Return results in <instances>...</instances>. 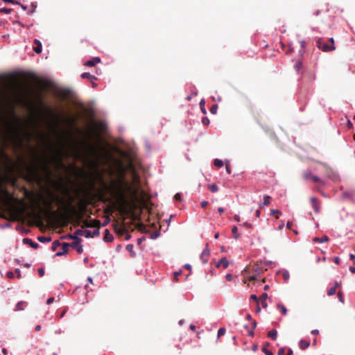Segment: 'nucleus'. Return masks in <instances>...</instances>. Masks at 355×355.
Returning a JSON list of instances; mask_svg holds the SVG:
<instances>
[{"label": "nucleus", "mask_w": 355, "mask_h": 355, "mask_svg": "<svg viewBox=\"0 0 355 355\" xmlns=\"http://www.w3.org/2000/svg\"><path fill=\"white\" fill-rule=\"evenodd\" d=\"M302 178L305 181L312 180L314 182H319L322 184H325V182L320 178L318 176L313 175L309 169L305 170L302 173Z\"/></svg>", "instance_id": "1"}, {"label": "nucleus", "mask_w": 355, "mask_h": 355, "mask_svg": "<svg viewBox=\"0 0 355 355\" xmlns=\"http://www.w3.org/2000/svg\"><path fill=\"white\" fill-rule=\"evenodd\" d=\"M317 46L324 52L331 51L335 49L334 44L329 45L326 44L322 39L317 41Z\"/></svg>", "instance_id": "2"}, {"label": "nucleus", "mask_w": 355, "mask_h": 355, "mask_svg": "<svg viewBox=\"0 0 355 355\" xmlns=\"http://www.w3.org/2000/svg\"><path fill=\"white\" fill-rule=\"evenodd\" d=\"M53 153L54 159L58 162H61L64 156L67 155L68 153L65 152L62 147L52 149Z\"/></svg>", "instance_id": "3"}, {"label": "nucleus", "mask_w": 355, "mask_h": 355, "mask_svg": "<svg viewBox=\"0 0 355 355\" xmlns=\"http://www.w3.org/2000/svg\"><path fill=\"white\" fill-rule=\"evenodd\" d=\"M72 239L74 241L71 244V246L75 248L78 253H82L83 252V248L80 244L81 239L76 236H72Z\"/></svg>", "instance_id": "4"}, {"label": "nucleus", "mask_w": 355, "mask_h": 355, "mask_svg": "<svg viewBox=\"0 0 355 355\" xmlns=\"http://www.w3.org/2000/svg\"><path fill=\"white\" fill-rule=\"evenodd\" d=\"M58 95L62 99L69 98L71 95V90L68 89H61L58 91Z\"/></svg>", "instance_id": "5"}, {"label": "nucleus", "mask_w": 355, "mask_h": 355, "mask_svg": "<svg viewBox=\"0 0 355 355\" xmlns=\"http://www.w3.org/2000/svg\"><path fill=\"white\" fill-rule=\"evenodd\" d=\"M76 234L85 236V238H90L92 236V231L88 230H77L76 231Z\"/></svg>", "instance_id": "6"}, {"label": "nucleus", "mask_w": 355, "mask_h": 355, "mask_svg": "<svg viewBox=\"0 0 355 355\" xmlns=\"http://www.w3.org/2000/svg\"><path fill=\"white\" fill-rule=\"evenodd\" d=\"M69 245H70L69 243H63L62 245V250L60 251V252H56L55 256V257H61V256L64 255L65 254H67V252H68V249H69Z\"/></svg>", "instance_id": "7"}, {"label": "nucleus", "mask_w": 355, "mask_h": 355, "mask_svg": "<svg viewBox=\"0 0 355 355\" xmlns=\"http://www.w3.org/2000/svg\"><path fill=\"white\" fill-rule=\"evenodd\" d=\"M99 62H101V59L98 57H94L91 60L86 61L84 64L86 67H93Z\"/></svg>", "instance_id": "8"}, {"label": "nucleus", "mask_w": 355, "mask_h": 355, "mask_svg": "<svg viewBox=\"0 0 355 355\" xmlns=\"http://www.w3.org/2000/svg\"><path fill=\"white\" fill-rule=\"evenodd\" d=\"M223 266L224 268H227L229 266V261L225 257L220 259L216 264L217 268Z\"/></svg>", "instance_id": "9"}, {"label": "nucleus", "mask_w": 355, "mask_h": 355, "mask_svg": "<svg viewBox=\"0 0 355 355\" xmlns=\"http://www.w3.org/2000/svg\"><path fill=\"white\" fill-rule=\"evenodd\" d=\"M327 175L329 179L332 180L333 181H338L339 180L338 174L336 172L333 171L331 169H330L329 171L327 172Z\"/></svg>", "instance_id": "10"}, {"label": "nucleus", "mask_w": 355, "mask_h": 355, "mask_svg": "<svg viewBox=\"0 0 355 355\" xmlns=\"http://www.w3.org/2000/svg\"><path fill=\"white\" fill-rule=\"evenodd\" d=\"M23 243H25V244H28L31 248H34V249H37L39 248V244L33 241L31 239L29 238H25L23 239Z\"/></svg>", "instance_id": "11"}, {"label": "nucleus", "mask_w": 355, "mask_h": 355, "mask_svg": "<svg viewBox=\"0 0 355 355\" xmlns=\"http://www.w3.org/2000/svg\"><path fill=\"white\" fill-rule=\"evenodd\" d=\"M35 46L33 47V50L36 53H40L42 52V43L40 40L35 39L34 40Z\"/></svg>", "instance_id": "12"}, {"label": "nucleus", "mask_w": 355, "mask_h": 355, "mask_svg": "<svg viewBox=\"0 0 355 355\" xmlns=\"http://www.w3.org/2000/svg\"><path fill=\"white\" fill-rule=\"evenodd\" d=\"M114 239L113 235L108 230H105V236L103 237V241L105 242H111Z\"/></svg>", "instance_id": "13"}, {"label": "nucleus", "mask_w": 355, "mask_h": 355, "mask_svg": "<svg viewBox=\"0 0 355 355\" xmlns=\"http://www.w3.org/2000/svg\"><path fill=\"white\" fill-rule=\"evenodd\" d=\"M209 255V250L207 248H205L200 254V258L202 263H206L207 262V259L205 258Z\"/></svg>", "instance_id": "14"}, {"label": "nucleus", "mask_w": 355, "mask_h": 355, "mask_svg": "<svg viewBox=\"0 0 355 355\" xmlns=\"http://www.w3.org/2000/svg\"><path fill=\"white\" fill-rule=\"evenodd\" d=\"M311 201L312 202V207H313V209H314L315 212V213H319V211H320V206L317 203V199L315 198H314V197H311Z\"/></svg>", "instance_id": "15"}, {"label": "nucleus", "mask_w": 355, "mask_h": 355, "mask_svg": "<svg viewBox=\"0 0 355 355\" xmlns=\"http://www.w3.org/2000/svg\"><path fill=\"white\" fill-rule=\"evenodd\" d=\"M310 345V343L307 340L301 339L299 342V347L301 349L304 350L307 349Z\"/></svg>", "instance_id": "16"}, {"label": "nucleus", "mask_w": 355, "mask_h": 355, "mask_svg": "<svg viewBox=\"0 0 355 355\" xmlns=\"http://www.w3.org/2000/svg\"><path fill=\"white\" fill-rule=\"evenodd\" d=\"M270 197L268 195L263 196V202L259 205V207L263 209L265 206H268L270 204Z\"/></svg>", "instance_id": "17"}, {"label": "nucleus", "mask_w": 355, "mask_h": 355, "mask_svg": "<svg viewBox=\"0 0 355 355\" xmlns=\"http://www.w3.org/2000/svg\"><path fill=\"white\" fill-rule=\"evenodd\" d=\"M80 76L82 78H88L91 81L96 80V78L94 76L87 72L83 73Z\"/></svg>", "instance_id": "18"}, {"label": "nucleus", "mask_w": 355, "mask_h": 355, "mask_svg": "<svg viewBox=\"0 0 355 355\" xmlns=\"http://www.w3.org/2000/svg\"><path fill=\"white\" fill-rule=\"evenodd\" d=\"M328 241H329V238L327 236H323L321 238L315 237L313 239V241L316 242V243H324V242H327Z\"/></svg>", "instance_id": "19"}, {"label": "nucleus", "mask_w": 355, "mask_h": 355, "mask_svg": "<svg viewBox=\"0 0 355 355\" xmlns=\"http://www.w3.org/2000/svg\"><path fill=\"white\" fill-rule=\"evenodd\" d=\"M338 282L335 283V285L327 291V295L329 296L334 295L336 293V288L338 286Z\"/></svg>", "instance_id": "20"}, {"label": "nucleus", "mask_w": 355, "mask_h": 355, "mask_svg": "<svg viewBox=\"0 0 355 355\" xmlns=\"http://www.w3.org/2000/svg\"><path fill=\"white\" fill-rule=\"evenodd\" d=\"M268 336L272 338L273 340H275L277 337V331L276 329H272L268 333Z\"/></svg>", "instance_id": "21"}, {"label": "nucleus", "mask_w": 355, "mask_h": 355, "mask_svg": "<svg viewBox=\"0 0 355 355\" xmlns=\"http://www.w3.org/2000/svg\"><path fill=\"white\" fill-rule=\"evenodd\" d=\"M133 245L132 244H128L126 245V250L130 252V254L132 257H135L136 254L133 250Z\"/></svg>", "instance_id": "22"}, {"label": "nucleus", "mask_w": 355, "mask_h": 355, "mask_svg": "<svg viewBox=\"0 0 355 355\" xmlns=\"http://www.w3.org/2000/svg\"><path fill=\"white\" fill-rule=\"evenodd\" d=\"M354 196V193L353 191H344L343 193V197L345 198L352 199Z\"/></svg>", "instance_id": "23"}, {"label": "nucleus", "mask_w": 355, "mask_h": 355, "mask_svg": "<svg viewBox=\"0 0 355 355\" xmlns=\"http://www.w3.org/2000/svg\"><path fill=\"white\" fill-rule=\"evenodd\" d=\"M277 309H279L282 313L284 315H286V313H287V309L286 308L285 306H284L283 304H277Z\"/></svg>", "instance_id": "24"}, {"label": "nucleus", "mask_w": 355, "mask_h": 355, "mask_svg": "<svg viewBox=\"0 0 355 355\" xmlns=\"http://www.w3.org/2000/svg\"><path fill=\"white\" fill-rule=\"evenodd\" d=\"M269 346V343H266L264 346L262 347V352L266 354V355H274L273 353L268 350L267 349V347Z\"/></svg>", "instance_id": "25"}, {"label": "nucleus", "mask_w": 355, "mask_h": 355, "mask_svg": "<svg viewBox=\"0 0 355 355\" xmlns=\"http://www.w3.org/2000/svg\"><path fill=\"white\" fill-rule=\"evenodd\" d=\"M38 241L41 243H47L51 241V238L47 236H39L37 238Z\"/></svg>", "instance_id": "26"}, {"label": "nucleus", "mask_w": 355, "mask_h": 355, "mask_svg": "<svg viewBox=\"0 0 355 355\" xmlns=\"http://www.w3.org/2000/svg\"><path fill=\"white\" fill-rule=\"evenodd\" d=\"M237 231H238L237 227H236V226H234V227H232V234H234V238L235 239H239V236H240V234H238Z\"/></svg>", "instance_id": "27"}, {"label": "nucleus", "mask_w": 355, "mask_h": 355, "mask_svg": "<svg viewBox=\"0 0 355 355\" xmlns=\"http://www.w3.org/2000/svg\"><path fill=\"white\" fill-rule=\"evenodd\" d=\"M214 163L218 168H221L223 166V162L219 159H215Z\"/></svg>", "instance_id": "28"}, {"label": "nucleus", "mask_w": 355, "mask_h": 355, "mask_svg": "<svg viewBox=\"0 0 355 355\" xmlns=\"http://www.w3.org/2000/svg\"><path fill=\"white\" fill-rule=\"evenodd\" d=\"M209 189L211 192L215 193V192H217L218 191V186L216 184H212L209 185Z\"/></svg>", "instance_id": "29"}, {"label": "nucleus", "mask_w": 355, "mask_h": 355, "mask_svg": "<svg viewBox=\"0 0 355 355\" xmlns=\"http://www.w3.org/2000/svg\"><path fill=\"white\" fill-rule=\"evenodd\" d=\"M60 245V243L59 242V241H58V240L54 241L52 243V246H51L52 250H53V251L56 250V249H57Z\"/></svg>", "instance_id": "30"}, {"label": "nucleus", "mask_w": 355, "mask_h": 355, "mask_svg": "<svg viewBox=\"0 0 355 355\" xmlns=\"http://www.w3.org/2000/svg\"><path fill=\"white\" fill-rule=\"evenodd\" d=\"M205 101L204 99H202L200 102V107L203 114H206L207 111L205 107Z\"/></svg>", "instance_id": "31"}, {"label": "nucleus", "mask_w": 355, "mask_h": 355, "mask_svg": "<svg viewBox=\"0 0 355 355\" xmlns=\"http://www.w3.org/2000/svg\"><path fill=\"white\" fill-rule=\"evenodd\" d=\"M226 332V329L224 327L220 328L218 330V337L220 338V336H223Z\"/></svg>", "instance_id": "32"}, {"label": "nucleus", "mask_w": 355, "mask_h": 355, "mask_svg": "<svg viewBox=\"0 0 355 355\" xmlns=\"http://www.w3.org/2000/svg\"><path fill=\"white\" fill-rule=\"evenodd\" d=\"M218 110V105L216 104L213 105L210 108V112L213 114H216Z\"/></svg>", "instance_id": "33"}, {"label": "nucleus", "mask_w": 355, "mask_h": 355, "mask_svg": "<svg viewBox=\"0 0 355 355\" xmlns=\"http://www.w3.org/2000/svg\"><path fill=\"white\" fill-rule=\"evenodd\" d=\"M294 67L297 71H299L302 67V62H296L295 64L294 65Z\"/></svg>", "instance_id": "34"}, {"label": "nucleus", "mask_w": 355, "mask_h": 355, "mask_svg": "<svg viewBox=\"0 0 355 355\" xmlns=\"http://www.w3.org/2000/svg\"><path fill=\"white\" fill-rule=\"evenodd\" d=\"M24 302H19L17 304L16 307L17 310H24Z\"/></svg>", "instance_id": "35"}, {"label": "nucleus", "mask_w": 355, "mask_h": 355, "mask_svg": "<svg viewBox=\"0 0 355 355\" xmlns=\"http://www.w3.org/2000/svg\"><path fill=\"white\" fill-rule=\"evenodd\" d=\"M338 300L341 303H344V295L342 292L338 291Z\"/></svg>", "instance_id": "36"}, {"label": "nucleus", "mask_w": 355, "mask_h": 355, "mask_svg": "<svg viewBox=\"0 0 355 355\" xmlns=\"http://www.w3.org/2000/svg\"><path fill=\"white\" fill-rule=\"evenodd\" d=\"M174 199L176 200V201H180L181 202L182 200V194L180 193H177L175 196H174Z\"/></svg>", "instance_id": "37"}, {"label": "nucleus", "mask_w": 355, "mask_h": 355, "mask_svg": "<svg viewBox=\"0 0 355 355\" xmlns=\"http://www.w3.org/2000/svg\"><path fill=\"white\" fill-rule=\"evenodd\" d=\"M268 298V294L266 293H263L261 295L259 300L262 301H266Z\"/></svg>", "instance_id": "38"}, {"label": "nucleus", "mask_w": 355, "mask_h": 355, "mask_svg": "<svg viewBox=\"0 0 355 355\" xmlns=\"http://www.w3.org/2000/svg\"><path fill=\"white\" fill-rule=\"evenodd\" d=\"M202 124L207 125L209 123V120L207 116H204L202 119Z\"/></svg>", "instance_id": "39"}, {"label": "nucleus", "mask_w": 355, "mask_h": 355, "mask_svg": "<svg viewBox=\"0 0 355 355\" xmlns=\"http://www.w3.org/2000/svg\"><path fill=\"white\" fill-rule=\"evenodd\" d=\"M11 10H12L11 8H3L0 9L1 12H5L6 14L10 13L11 12Z\"/></svg>", "instance_id": "40"}, {"label": "nucleus", "mask_w": 355, "mask_h": 355, "mask_svg": "<svg viewBox=\"0 0 355 355\" xmlns=\"http://www.w3.org/2000/svg\"><path fill=\"white\" fill-rule=\"evenodd\" d=\"M53 198L54 201H55L58 204H62L63 202L62 200L60 198H59L58 196L53 195Z\"/></svg>", "instance_id": "41"}, {"label": "nucleus", "mask_w": 355, "mask_h": 355, "mask_svg": "<svg viewBox=\"0 0 355 355\" xmlns=\"http://www.w3.org/2000/svg\"><path fill=\"white\" fill-rule=\"evenodd\" d=\"M5 3H10L12 4H19V2L15 0H2Z\"/></svg>", "instance_id": "42"}, {"label": "nucleus", "mask_w": 355, "mask_h": 355, "mask_svg": "<svg viewBox=\"0 0 355 355\" xmlns=\"http://www.w3.org/2000/svg\"><path fill=\"white\" fill-rule=\"evenodd\" d=\"M8 278L12 279L15 276L14 272L12 271H8L6 274Z\"/></svg>", "instance_id": "43"}, {"label": "nucleus", "mask_w": 355, "mask_h": 355, "mask_svg": "<svg viewBox=\"0 0 355 355\" xmlns=\"http://www.w3.org/2000/svg\"><path fill=\"white\" fill-rule=\"evenodd\" d=\"M38 274H39V275L40 277L44 276V268H39L38 269Z\"/></svg>", "instance_id": "44"}, {"label": "nucleus", "mask_w": 355, "mask_h": 355, "mask_svg": "<svg viewBox=\"0 0 355 355\" xmlns=\"http://www.w3.org/2000/svg\"><path fill=\"white\" fill-rule=\"evenodd\" d=\"M243 225L245 227L248 228V229H250V228H252V224H251V223H248V222H245V223H244L243 224Z\"/></svg>", "instance_id": "45"}, {"label": "nucleus", "mask_w": 355, "mask_h": 355, "mask_svg": "<svg viewBox=\"0 0 355 355\" xmlns=\"http://www.w3.org/2000/svg\"><path fill=\"white\" fill-rule=\"evenodd\" d=\"M281 214V211L278 209H272L270 211V215H274L275 214Z\"/></svg>", "instance_id": "46"}, {"label": "nucleus", "mask_w": 355, "mask_h": 355, "mask_svg": "<svg viewBox=\"0 0 355 355\" xmlns=\"http://www.w3.org/2000/svg\"><path fill=\"white\" fill-rule=\"evenodd\" d=\"M159 235H160V234H159V233H158V232H155V233H153V234L151 235L150 238H151L152 239H155L157 238L158 236H159Z\"/></svg>", "instance_id": "47"}, {"label": "nucleus", "mask_w": 355, "mask_h": 355, "mask_svg": "<svg viewBox=\"0 0 355 355\" xmlns=\"http://www.w3.org/2000/svg\"><path fill=\"white\" fill-rule=\"evenodd\" d=\"M225 278L227 281H231L233 278V275L232 274H227Z\"/></svg>", "instance_id": "48"}, {"label": "nucleus", "mask_w": 355, "mask_h": 355, "mask_svg": "<svg viewBox=\"0 0 355 355\" xmlns=\"http://www.w3.org/2000/svg\"><path fill=\"white\" fill-rule=\"evenodd\" d=\"M15 273L17 274V278L21 277V271L19 268H16L15 270Z\"/></svg>", "instance_id": "49"}, {"label": "nucleus", "mask_w": 355, "mask_h": 355, "mask_svg": "<svg viewBox=\"0 0 355 355\" xmlns=\"http://www.w3.org/2000/svg\"><path fill=\"white\" fill-rule=\"evenodd\" d=\"M250 298L254 300L257 302H258V301H259V299H258L257 296L256 295H254V294L251 295H250Z\"/></svg>", "instance_id": "50"}, {"label": "nucleus", "mask_w": 355, "mask_h": 355, "mask_svg": "<svg viewBox=\"0 0 355 355\" xmlns=\"http://www.w3.org/2000/svg\"><path fill=\"white\" fill-rule=\"evenodd\" d=\"M54 302V297H49L47 301H46V303L48 304H51V303H53Z\"/></svg>", "instance_id": "51"}, {"label": "nucleus", "mask_w": 355, "mask_h": 355, "mask_svg": "<svg viewBox=\"0 0 355 355\" xmlns=\"http://www.w3.org/2000/svg\"><path fill=\"white\" fill-rule=\"evenodd\" d=\"M207 205H208V202L206 201V200H203V201L201 202V207H205L207 206Z\"/></svg>", "instance_id": "52"}, {"label": "nucleus", "mask_w": 355, "mask_h": 355, "mask_svg": "<svg viewBox=\"0 0 355 355\" xmlns=\"http://www.w3.org/2000/svg\"><path fill=\"white\" fill-rule=\"evenodd\" d=\"M300 45H301L302 49H304L305 48V45H306L305 40L300 41Z\"/></svg>", "instance_id": "53"}, {"label": "nucleus", "mask_w": 355, "mask_h": 355, "mask_svg": "<svg viewBox=\"0 0 355 355\" xmlns=\"http://www.w3.org/2000/svg\"><path fill=\"white\" fill-rule=\"evenodd\" d=\"M92 236L93 235H98L99 234V230L98 229H95L94 230L93 232H92Z\"/></svg>", "instance_id": "54"}, {"label": "nucleus", "mask_w": 355, "mask_h": 355, "mask_svg": "<svg viewBox=\"0 0 355 355\" xmlns=\"http://www.w3.org/2000/svg\"><path fill=\"white\" fill-rule=\"evenodd\" d=\"M225 168H226L227 173L228 174H230L231 173V168H230V165L229 164H226Z\"/></svg>", "instance_id": "55"}, {"label": "nucleus", "mask_w": 355, "mask_h": 355, "mask_svg": "<svg viewBox=\"0 0 355 355\" xmlns=\"http://www.w3.org/2000/svg\"><path fill=\"white\" fill-rule=\"evenodd\" d=\"M261 212L259 210H256L255 211V216L257 218H259L260 217Z\"/></svg>", "instance_id": "56"}, {"label": "nucleus", "mask_w": 355, "mask_h": 355, "mask_svg": "<svg viewBox=\"0 0 355 355\" xmlns=\"http://www.w3.org/2000/svg\"><path fill=\"white\" fill-rule=\"evenodd\" d=\"M334 262L336 263V264H339L340 263V258L338 257H336L334 258Z\"/></svg>", "instance_id": "57"}, {"label": "nucleus", "mask_w": 355, "mask_h": 355, "mask_svg": "<svg viewBox=\"0 0 355 355\" xmlns=\"http://www.w3.org/2000/svg\"><path fill=\"white\" fill-rule=\"evenodd\" d=\"M292 223L290 221H288L286 223V227L289 230H291Z\"/></svg>", "instance_id": "58"}, {"label": "nucleus", "mask_w": 355, "mask_h": 355, "mask_svg": "<svg viewBox=\"0 0 355 355\" xmlns=\"http://www.w3.org/2000/svg\"><path fill=\"white\" fill-rule=\"evenodd\" d=\"M283 276H284V278L285 279H288L289 278V274H288V272H286L284 273V275H283Z\"/></svg>", "instance_id": "59"}, {"label": "nucleus", "mask_w": 355, "mask_h": 355, "mask_svg": "<svg viewBox=\"0 0 355 355\" xmlns=\"http://www.w3.org/2000/svg\"><path fill=\"white\" fill-rule=\"evenodd\" d=\"M67 313V310H64L61 313H60V318H62L64 316V315L66 314Z\"/></svg>", "instance_id": "60"}, {"label": "nucleus", "mask_w": 355, "mask_h": 355, "mask_svg": "<svg viewBox=\"0 0 355 355\" xmlns=\"http://www.w3.org/2000/svg\"><path fill=\"white\" fill-rule=\"evenodd\" d=\"M100 222L98 220H94L93 221V225L98 226L99 225Z\"/></svg>", "instance_id": "61"}, {"label": "nucleus", "mask_w": 355, "mask_h": 355, "mask_svg": "<svg viewBox=\"0 0 355 355\" xmlns=\"http://www.w3.org/2000/svg\"><path fill=\"white\" fill-rule=\"evenodd\" d=\"M318 333H319V331L318 329H314V330L311 331V334H314V335H317V334H318Z\"/></svg>", "instance_id": "62"}, {"label": "nucleus", "mask_w": 355, "mask_h": 355, "mask_svg": "<svg viewBox=\"0 0 355 355\" xmlns=\"http://www.w3.org/2000/svg\"><path fill=\"white\" fill-rule=\"evenodd\" d=\"M349 271L352 272V273H355V267L350 266Z\"/></svg>", "instance_id": "63"}, {"label": "nucleus", "mask_w": 355, "mask_h": 355, "mask_svg": "<svg viewBox=\"0 0 355 355\" xmlns=\"http://www.w3.org/2000/svg\"><path fill=\"white\" fill-rule=\"evenodd\" d=\"M293 354V350L291 349H288L286 355H292Z\"/></svg>", "instance_id": "64"}]
</instances>
